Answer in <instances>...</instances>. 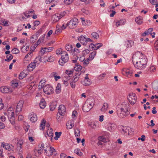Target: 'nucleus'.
Instances as JSON below:
<instances>
[{"mask_svg":"<svg viewBox=\"0 0 158 158\" xmlns=\"http://www.w3.org/2000/svg\"><path fill=\"white\" fill-rule=\"evenodd\" d=\"M132 57V60L135 66L140 69H144L147 64V59L139 52H137Z\"/></svg>","mask_w":158,"mask_h":158,"instance_id":"nucleus-1","label":"nucleus"},{"mask_svg":"<svg viewBox=\"0 0 158 158\" xmlns=\"http://www.w3.org/2000/svg\"><path fill=\"white\" fill-rule=\"evenodd\" d=\"M94 102V99L92 98L87 99L83 106V110L85 112L89 111L93 107Z\"/></svg>","mask_w":158,"mask_h":158,"instance_id":"nucleus-2","label":"nucleus"},{"mask_svg":"<svg viewBox=\"0 0 158 158\" xmlns=\"http://www.w3.org/2000/svg\"><path fill=\"white\" fill-rule=\"evenodd\" d=\"M61 59L59 60V64L62 66L68 62L69 60V57L68 53L65 51H63L61 53Z\"/></svg>","mask_w":158,"mask_h":158,"instance_id":"nucleus-3","label":"nucleus"},{"mask_svg":"<svg viewBox=\"0 0 158 158\" xmlns=\"http://www.w3.org/2000/svg\"><path fill=\"white\" fill-rule=\"evenodd\" d=\"M78 23V20L76 18H72L69 22L66 24L67 26H69V27L71 29H74L76 27Z\"/></svg>","mask_w":158,"mask_h":158,"instance_id":"nucleus-4","label":"nucleus"},{"mask_svg":"<svg viewBox=\"0 0 158 158\" xmlns=\"http://www.w3.org/2000/svg\"><path fill=\"white\" fill-rule=\"evenodd\" d=\"M4 114L8 116L9 121L11 124H14L15 122L14 116V112L11 110H8L7 112H4Z\"/></svg>","mask_w":158,"mask_h":158,"instance_id":"nucleus-5","label":"nucleus"},{"mask_svg":"<svg viewBox=\"0 0 158 158\" xmlns=\"http://www.w3.org/2000/svg\"><path fill=\"white\" fill-rule=\"evenodd\" d=\"M44 151L46 153V155L49 156L53 154L56 155V154L55 149L52 147H47L46 149H44Z\"/></svg>","mask_w":158,"mask_h":158,"instance_id":"nucleus-6","label":"nucleus"},{"mask_svg":"<svg viewBox=\"0 0 158 158\" xmlns=\"http://www.w3.org/2000/svg\"><path fill=\"white\" fill-rule=\"evenodd\" d=\"M65 12H63L60 14L56 13L53 15L52 17V19L54 23H56L58 21L65 15Z\"/></svg>","mask_w":158,"mask_h":158,"instance_id":"nucleus-7","label":"nucleus"},{"mask_svg":"<svg viewBox=\"0 0 158 158\" xmlns=\"http://www.w3.org/2000/svg\"><path fill=\"white\" fill-rule=\"evenodd\" d=\"M127 99L130 103L132 105L136 102V97L135 94L133 93L130 94Z\"/></svg>","mask_w":158,"mask_h":158,"instance_id":"nucleus-8","label":"nucleus"},{"mask_svg":"<svg viewBox=\"0 0 158 158\" xmlns=\"http://www.w3.org/2000/svg\"><path fill=\"white\" fill-rule=\"evenodd\" d=\"M43 90L45 93L47 94H50L52 93L53 89L49 85H46L44 87Z\"/></svg>","mask_w":158,"mask_h":158,"instance_id":"nucleus-9","label":"nucleus"},{"mask_svg":"<svg viewBox=\"0 0 158 158\" xmlns=\"http://www.w3.org/2000/svg\"><path fill=\"white\" fill-rule=\"evenodd\" d=\"M13 141V142H15V143L17 141V146L19 150L22 148V146L23 145V141L21 139H19L18 138H15L14 139Z\"/></svg>","mask_w":158,"mask_h":158,"instance_id":"nucleus-10","label":"nucleus"},{"mask_svg":"<svg viewBox=\"0 0 158 158\" xmlns=\"http://www.w3.org/2000/svg\"><path fill=\"white\" fill-rule=\"evenodd\" d=\"M2 146L6 150L9 151H13L14 150V146L11 144L5 143L4 142L2 143Z\"/></svg>","mask_w":158,"mask_h":158,"instance_id":"nucleus-11","label":"nucleus"},{"mask_svg":"<svg viewBox=\"0 0 158 158\" xmlns=\"http://www.w3.org/2000/svg\"><path fill=\"white\" fill-rule=\"evenodd\" d=\"M122 107L120 109L121 110L124 111L126 112L129 113L128 110V108L129 107V105L127 102H123L121 104Z\"/></svg>","mask_w":158,"mask_h":158,"instance_id":"nucleus-12","label":"nucleus"},{"mask_svg":"<svg viewBox=\"0 0 158 158\" xmlns=\"http://www.w3.org/2000/svg\"><path fill=\"white\" fill-rule=\"evenodd\" d=\"M66 112V108L64 105H60L58 108V113L62 116H64Z\"/></svg>","mask_w":158,"mask_h":158,"instance_id":"nucleus-13","label":"nucleus"},{"mask_svg":"<svg viewBox=\"0 0 158 158\" xmlns=\"http://www.w3.org/2000/svg\"><path fill=\"white\" fill-rule=\"evenodd\" d=\"M102 46V44L101 43L96 44L95 45L93 44H89V47L90 49H92V50H96Z\"/></svg>","mask_w":158,"mask_h":158,"instance_id":"nucleus-14","label":"nucleus"},{"mask_svg":"<svg viewBox=\"0 0 158 158\" xmlns=\"http://www.w3.org/2000/svg\"><path fill=\"white\" fill-rule=\"evenodd\" d=\"M117 112L118 116L120 118H123L124 116L128 115L129 114V113L126 112L124 111L121 110L120 109L117 110Z\"/></svg>","mask_w":158,"mask_h":158,"instance_id":"nucleus-15","label":"nucleus"},{"mask_svg":"<svg viewBox=\"0 0 158 158\" xmlns=\"http://www.w3.org/2000/svg\"><path fill=\"white\" fill-rule=\"evenodd\" d=\"M23 101L20 100L17 103L16 106V113L21 111L23 104Z\"/></svg>","mask_w":158,"mask_h":158,"instance_id":"nucleus-16","label":"nucleus"},{"mask_svg":"<svg viewBox=\"0 0 158 158\" xmlns=\"http://www.w3.org/2000/svg\"><path fill=\"white\" fill-rule=\"evenodd\" d=\"M30 117V120L32 123L36 122L37 120L36 114L33 112H31L29 115Z\"/></svg>","mask_w":158,"mask_h":158,"instance_id":"nucleus-17","label":"nucleus"},{"mask_svg":"<svg viewBox=\"0 0 158 158\" xmlns=\"http://www.w3.org/2000/svg\"><path fill=\"white\" fill-rule=\"evenodd\" d=\"M78 39L80 43L83 45H85L87 43L86 38L83 35H81L78 37Z\"/></svg>","mask_w":158,"mask_h":158,"instance_id":"nucleus-18","label":"nucleus"},{"mask_svg":"<svg viewBox=\"0 0 158 158\" xmlns=\"http://www.w3.org/2000/svg\"><path fill=\"white\" fill-rule=\"evenodd\" d=\"M53 49V47H48L42 48V49L41 50L40 53H41V55H43L45 52H49L50 51H52Z\"/></svg>","mask_w":158,"mask_h":158,"instance_id":"nucleus-19","label":"nucleus"},{"mask_svg":"<svg viewBox=\"0 0 158 158\" xmlns=\"http://www.w3.org/2000/svg\"><path fill=\"white\" fill-rule=\"evenodd\" d=\"M35 62H31L29 64L27 67V69L29 71H31L35 68Z\"/></svg>","mask_w":158,"mask_h":158,"instance_id":"nucleus-20","label":"nucleus"},{"mask_svg":"<svg viewBox=\"0 0 158 158\" xmlns=\"http://www.w3.org/2000/svg\"><path fill=\"white\" fill-rule=\"evenodd\" d=\"M74 121L73 120H71L68 121L66 123L67 129H70L74 126Z\"/></svg>","mask_w":158,"mask_h":158,"instance_id":"nucleus-21","label":"nucleus"},{"mask_svg":"<svg viewBox=\"0 0 158 158\" xmlns=\"http://www.w3.org/2000/svg\"><path fill=\"white\" fill-rule=\"evenodd\" d=\"M1 91L3 93H8L10 91V88L6 86H2L0 88Z\"/></svg>","mask_w":158,"mask_h":158,"instance_id":"nucleus-22","label":"nucleus"},{"mask_svg":"<svg viewBox=\"0 0 158 158\" xmlns=\"http://www.w3.org/2000/svg\"><path fill=\"white\" fill-rule=\"evenodd\" d=\"M24 14L26 17L28 18L30 17L32 14H34V11L33 10L31 11H27L25 12Z\"/></svg>","mask_w":158,"mask_h":158,"instance_id":"nucleus-23","label":"nucleus"},{"mask_svg":"<svg viewBox=\"0 0 158 158\" xmlns=\"http://www.w3.org/2000/svg\"><path fill=\"white\" fill-rule=\"evenodd\" d=\"M47 133L48 136L51 137V140L52 141V138L53 135V129L52 128L48 129L47 131Z\"/></svg>","mask_w":158,"mask_h":158,"instance_id":"nucleus-24","label":"nucleus"},{"mask_svg":"<svg viewBox=\"0 0 158 158\" xmlns=\"http://www.w3.org/2000/svg\"><path fill=\"white\" fill-rule=\"evenodd\" d=\"M46 106V102L44 99L41 100L40 103L39 104V106L41 108L44 109Z\"/></svg>","mask_w":158,"mask_h":158,"instance_id":"nucleus-25","label":"nucleus"},{"mask_svg":"<svg viewBox=\"0 0 158 158\" xmlns=\"http://www.w3.org/2000/svg\"><path fill=\"white\" fill-rule=\"evenodd\" d=\"M26 71H24L23 72H21L19 75V79H22L23 78L27 76V74L26 73Z\"/></svg>","mask_w":158,"mask_h":158,"instance_id":"nucleus-26","label":"nucleus"},{"mask_svg":"<svg viewBox=\"0 0 158 158\" xmlns=\"http://www.w3.org/2000/svg\"><path fill=\"white\" fill-rule=\"evenodd\" d=\"M56 102H53L51 103L50 105V110L51 111H53L56 108Z\"/></svg>","mask_w":158,"mask_h":158,"instance_id":"nucleus-27","label":"nucleus"},{"mask_svg":"<svg viewBox=\"0 0 158 158\" xmlns=\"http://www.w3.org/2000/svg\"><path fill=\"white\" fill-rule=\"evenodd\" d=\"M32 52H30L26 55L24 59H26V60L28 61L31 60V58L32 56Z\"/></svg>","mask_w":158,"mask_h":158,"instance_id":"nucleus-28","label":"nucleus"},{"mask_svg":"<svg viewBox=\"0 0 158 158\" xmlns=\"http://www.w3.org/2000/svg\"><path fill=\"white\" fill-rule=\"evenodd\" d=\"M44 143L41 144L40 145H39L38 148V154H40L43 152L44 148Z\"/></svg>","mask_w":158,"mask_h":158,"instance_id":"nucleus-29","label":"nucleus"},{"mask_svg":"<svg viewBox=\"0 0 158 158\" xmlns=\"http://www.w3.org/2000/svg\"><path fill=\"white\" fill-rule=\"evenodd\" d=\"M91 83V81L90 79L84 80L83 84L85 86L90 85Z\"/></svg>","mask_w":158,"mask_h":158,"instance_id":"nucleus-30","label":"nucleus"},{"mask_svg":"<svg viewBox=\"0 0 158 158\" xmlns=\"http://www.w3.org/2000/svg\"><path fill=\"white\" fill-rule=\"evenodd\" d=\"M136 22L139 24H141L143 23L142 19L141 17H138L135 18Z\"/></svg>","mask_w":158,"mask_h":158,"instance_id":"nucleus-31","label":"nucleus"},{"mask_svg":"<svg viewBox=\"0 0 158 158\" xmlns=\"http://www.w3.org/2000/svg\"><path fill=\"white\" fill-rule=\"evenodd\" d=\"M108 107V104L107 103H104L101 109L102 111H106Z\"/></svg>","mask_w":158,"mask_h":158,"instance_id":"nucleus-32","label":"nucleus"},{"mask_svg":"<svg viewBox=\"0 0 158 158\" xmlns=\"http://www.w3.org/2000/svg\"><path fill=\"white\" fill-rule=\"evenodd\" d=\"M37 38V37L35 35H33L30 39V42L31 43H34L36 41Z\"/></svg>","mask_w":158,"mask_h":158,"instance_id":"nucleus-33","label":"nucleus"},{"mask_svg":"<svg viewBox=\"0 0 158 158\" xmlns=\"http://www.w3.org/2000/svg\"><path fill=\"white\" fill-rule=\"evenodd\" d=\"M132 42L131 41L127 40L125 42V45L126 47L127 48L129 47H131V43H132Z\"/></svg>","mask_w":158,"mask_h":158,"instance_id":"nucleus-34","label":"nucleus"},{"mask_svg":"<svg viewBox=\"0 0 158 158\" xmlns=\"http://www.w3.org/2000/svg\"><path fill=\"white\" fill-rule=\"evenodd\" d=\"M12 87L15 88L17 87L18 85V83L16 80H13L11 81Z\"/></svg>","mask_w":158,"mask_h":158,"instance_id":"nucleus-35","label":"nucleus"},{"mask_svg":"<svg viewBox=\"0 0 158 158\" xmlns=\"http://www.w3.org/2000/svg\"><path fill=\"white\" fill-rule=\"evenodd\" d=\"M62 132H56L55 133L56 136L54 137V139L56 140H58L61 135Z\"/></svg>","mask_w":158,"mask_h":158,"instance_id":"nucleus-36","label":"nucleus"},{"mask_svg":"<svg viewBox=\"0 0 158 158\" xmlns=\"http://www.w3.org/2000/svg\"><path fill=\"white\" fill-rule=\"evenodd\" d=\"M73 48V46L71 44H67L65 46V48L66 50L68 51H72Z\"/></svg>","mask_w":158,"mask_h":158,"instance_id":"nucleus-37","label":"nucleus"},{"mask_svg":"<svg viewBox=\"0 0 158 158\" xmlns=\"http://www.w3.org/2000/svg\"><path fill=\"white\" fill-rule=\"evenodd\" d=\"M91 35L92 37L95 39H98L99 37V35L96 32H92L91 34Z\"/></svg>","mask_w":158,"mask_h":158,"instance_id":"nucleus-38","label":"nucleus"},{"mask_svg":"<svg viewBox=\"0 0 158 158\" xmlns=\"http://www.w3.org/2000/svg\"><path fill=\"white\" fill-rule=\"evenodd\" d=\"M6 57L7 59H5V60L6 61L9 62L13 58V56L11 54H9L7 55Z\"/></svg>","mask_w":158,"mask_h":158,"instance_id":"nucleus-39","label":"nucleus"},{"mask_svg":"<svg viewBox=\"0 0 158 158\" xmlns=\"http://www.w3.org/2000/svg\"><path fill=\"white\" fill-rule=\"evenodd\" d=\"M61 85L59 83H58L57 85V86L56 87V92L57 94L59 93L61 90Z\"/></svg>","mask_w":158,"mask_h":158,"instance_id":"nucleus-40","label":"nucleus"},{"mask_svg":"<svg viewBox=\"0 0 158 158\" xmlns=\"http://www.w3.org/2000/svg\"><path fill=\"white\" fill-rule=\"evenodd\" d=\"M62 31V30L59 26H57L56 30L55 32V34H58V33L61 32Z\"/></svg>","mask_w":158,"mask_h":158,"instance_id":"nucleus-41","label":"nucleus"},{"mask_svg":"<svg viewBox=\"0 0 158 158\" xmlns=\"http://www.w3.org/2000/svg\"><path fill=\"white\" fill-rule=\"evenodd\" d=\"M96 51H94L91 52L89 55V58L91 60H92L94 58V56L96 54Z\"/></svg>","mask_w":158,"mask_h":158,"instance_id":"nucleus-42","label":"nucleus"},{"mask_svg":"<svg viewBox=\"0 0 158 158\" xmlns=\"http://www.w3.org/2000/svg\"><path fill=\"white\" fill-rule=\"evenodd\" d=\"M45 123V120L44 119H43L42 122L40 125V127H42V130H44V129Z\"/></svg>","mask_w":158,"mask_h":158,"instance_id":"nucleus-43","label":"nucleus"},{"mask_svg":"<svg viewBox=\"0 0 158 158\" xmlns=\"http://www.w3.org/2000/svg\"><path fill=\"white\" fill-rule=\"evenodd\" d=\"M82 67L80 65H77L74 67V69L77 71H79L81 70L82 69Z\"/></svg>","mask_w":158,"mask_h":158,"instance_id":"nucleus-44","label":"nucleus"},{"mask_svg":"<svg viewBox=\"0 0 158 158\" xmlns=\"http://www.w3.org/2000/svg\"><path fill=\"white\" fill-rule=\"evenodd\" d=\"M80 73L79 74L77 73V75L73 76V77L74 78V79L73 80V81H74L75 82H76L79 79V77H79L80 75Z\"/></svg>","mask_w":158,"mask_h":158,"instance_id":"nucleus-45","label":"nucleus"},{"mask_svg":"<svg viewBox=\"0 0 158 158\" xmlns=\"http://www.w3.org/2000/svg\"><path fill=\"white\" fill-rule=\"evenodd\" d=\"M42 28H41L38 30V31L36 32L35 35L37 37V38L39 36L40 34H41L42 31Z\"/></svg>","mask_w":158,"mask_h":158,"instance_id":"nucleus-46","label":"nucleus"},{"mask_svg":"<svg viewBox=\"0 0 158 158\" xmlns=\"http://www.w3.org/2000/svg\"><path fill=\"white\" fill-rule=\"evenodd\" d=\"M74 152L79 156H81L82 155V153L81 152L80 150L79 149H75L74 150Z\"/></svg>","mask_w":158,"mask_h":158,"instance_id":"nucleus-47","label":"nucleus"},{"mask_svg":"<svg viewBox=\"0 0 158 158\" xmlns=\"http://www.w3.org/2000/svg\"><path fill=\"white\" fill-rule=\"evenodd\" d=\"M71 53L72 54H77L79 53V50L77 48H74L73 50L71 51Z\"/></svg>","mask_w":158,"mask_h":158,"instance_id":"nucleus-48","label":"nucleus"},{"mask_svg":"<svg viewBox=\"0 0 158 158\" xmlns=\"http://www.w3.org/2000/svg\"><path fill=\"white\" fill-rule=\"evenodd\" d=\"M11 52L13 54H16L19 52V51L17 48H14L12 50Z\"/></svg>","mask_w":158,"mask_h":158,"instance_id":"nucleus-49","label":"nucleus"},{"mask_svg":"<svg viewBox=\"0 0 158 158\" xmlns=\"http://www.w3.org/2000/svg\"><path fill=\"white\" fill-rule=\"evenodd\" d=\"M55 60V59L54 57L52 56H50L49 58L47 60L51 62H53L54 60Z\"/></svg>","mask_w":158,"mask_h":158,"instance_id":"nucleus-50","label":"nucleus"},{"mask_svg":"<svg viewBox=\"0 0 158 158\" xmlns=\"http://www.w3.org/2000/svg\"><path fill=\"white\" fill-rule=\"evenodd\" d=\"M73 1V0H64V2L67 5L71 4Z\"/></svg>","mask_w":158,"mask_h":158,"instance_id":"nucleus-51","label":"nucleus"},{"mask_svg":"<svg viewBox=\"0 0 158 158\" xmlns=\"http://www.w3.org/2000/svg\"><path fill=\"white\" fill-rule=\"evenodd\" d=\"M85 59V57L84 55H81L79 57V60L83 62Z\"/></svg>","mask_w":158,"mask_h":158,"instance_id":"nucleus-52","label":"nucleus"},{"mask_svg":"<svg viewBox=\"0 0 158 158\" xmlns=\"http://www.w3.org/2000/svg\"><path fill=\"white\" fill-rule=\"evenodd\" d=\"M123 71L125 72L127 75H130L131 76V73L130 72L129 70H127L126 69H124L123 70Z\"/></svg>","mask_w":158,"mask_h":158,"instance_id":"nucleus-53","label":"nucleus"},{"mask_svg":"<svg viewBox=\"0 0 158 158\" xmlns=\"http://www.w3.org/2000/svg\"><path fill=\"white\" fill-rule=\"evenodd\" d=\"M98 140L99 141H101L104 143L106 141L105 139L101 136L99 137L98 138Z\"/></svg>","mask_w":158,"mask_h":158,"instance_id":"nucleus-54","label":"nucleus"},{"mask_svg":"<svg viewBox=\"0 0 158 158\" xmlns=\"http://www.w3.org/2000/svg\"><path fill=\"white\" fill-rule=\"evenodd\" d=\"M90 126L91 127L94 129H95L97 127V125L94 122L91 123L90 124Z\"/></svg>","mask_w":158,"mask_h":158,"instance_id":"nucleus-55","label":"nucleus"},{"mask_svg":"<svg viewBox=\"0 0 158 158\" xmlns=\"http://www.w3.org/2000/svg\"><path fill=\"white\" fill-rule=\"evenodd\" d=\"M62 49L61 48H60L59 49H57L56 51V53L57 55H59L62 53L63 51H62Z\"/></svg>","mask_w":158,"mask_h":158,"instance_id":"nucleus-56","label":"nucleus"},{"mask_svg":"<svg viewBox=\"0 0 158 158\" xmlns=\"http://www.w3.org/2000/svg\"><path fill=\"white\" fill-rule=\"evenodd\" d=\"M75 134L76 136H78L80 135V131L79 129H77L75 131Z\"/></svg>","mask_w":158,"mask_h":158,"instance_id":"nucleus-57","label":"nucleus"},{"mask_svg":"<svg viewBox=\"0 0 158 158\" xmlns=\"http://www.w3.org/2000/svg\"><path fill=\"white\" fill-rule=\"evenodd\" d=\"M153 28H150L148 29V31H147V33H148V35L149 34H151V35H152V34L151 33L153 31Z\"/></svg>","mask_w":158,"mask_h":158,"instance_id":"nucleus-58","label":"nucleus"},{"mask_svg":"<svg viewBox=\"0 0 158 158\" xmlns=\"http://www.w3.org/2000/svg\"><path fill=\"white\" fill-rule=\"evenodd\" d=\"M8 22L9 21H8L3 20L2 21V23L4 26H8L9 25L8 24Z\"/></svg>","mask_w":158,"mask_h":158,"instance_id":"nucleus-59","label":"nucleus"},{"mask_svg":"<svg viewBox=\"0 0 158 158\" xmlns=\"http://www.w3.org/2000/svg\"><path fill=\"white\" fill-rule=\"evenodd\" d=\"M149 69L151 72H153L155 71L156 68L154 66H152L150 67Z\"/></svg>","mask_w":158,"mask_h":158,"instance_id":"nucleus-60","label":"nucleus"},{"mask_svg":"<svg viewBox=\"0 0 158 158\" xmlns=\"http://www.w3.org/2000/svg\"><path fill=\"white\" fill-rule=\"evenodd\" d=\"M75 83L74 81H73L70 83V85H71V87L73 88H74L75 87Z\"/></svg>","mask_w":158,"mask_h":158,"instance_id":"nucleus-61","label":"nucleus"},{"mask_svg":"<svg viewBox=\"0 0 158 158\" xmlns=\"http://www.w3.org/2000/svg\"><path fill=\"white\" fill-rule=\"evenodd\" d=\"M46 81L45 80H42L40 82L39 84L41 85L44 86V85H45V82Z\"/></svg>","mask_w":158,"mask_h":158,"instance_id":"nucleus-62","label":"nucleus"},{"mask_svg":"<svg viewBox=\"0 0 158 158\" xmlns=\"http://www.w3.org/2000/svg\"><path fill=\"white\" fill-rule=\"evenodd\" d=\"M77 111L76 110H74L73 111V113H72V117L73 118H74L77 115Z\"/></svg>","mask_w":158,"mask_h":158,"instance_id":"nucleus-63","label":"nucleus"},{"mask_svg":"<svg viewBox=\"0 0 158 158\" xmlns=\"http://www.w3.org/2000/svg\"><path fill=\"white\" fill-rule=\"evenodd\" d=\"M150 2L152 4H156L157 2V0H149Z\"/></svg>","mask_w":158,"mask_h":158,"instance_id":"nucleus-64","label":"nucleus"}]
</instances>
